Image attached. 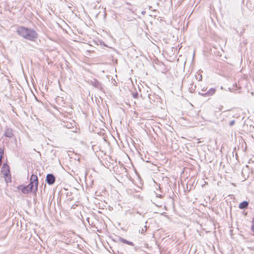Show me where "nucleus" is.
Returning <instances> with one entry per match:
<instances>
[{"label": "nucleus", "mask_w": 254, "mask_h": 254, "mask_svg": "<svg viewBox=\"0 0 254 254\" xmlns=\"http://www.w3.org/2000/svg\"><path fill=\"white\" fill-rule=\"evenodd\" d=\"M38 184V181L37 176L36 175H32L30 178V184L29 185L33 188L35 187L34 191L37 190Z\"/></svg>", "instance_id": "f03ea898"}, {"label": "nucleus", "mask_w": 254, "mask_h": 254, "mask_svg": "<svg viewBox=\"0 0 254 254\" xmlns=\"http://www.w3.org/2000/svg\"><path fill=\"white\" fill-rule=\"evenodd\" d=\"M3 153V150L1 148H0V165L1 163V158Z\"/></svg>", "instance_id": "9d476101"}, {"label": "nucleus", "mask_w": 254, "mask_h": 254, "mask_svg": "<svg viewBox=\"0 0 254 254\" xmlns=\"http://www.w3.org/2000/svg\"><path fill=\"white\" fill-rule=\"evenodd\" d=\"M252 224H253L252 226V230L253 232H254V218L253 220Z\"/></svg>", "instance_id": "ddd939ff"}, {"label": "nucleus", "mask_w": 254, "mask_h": 254, "mask_svg": "<svg viewBox=\"0 0 254 254\" xmlns=\"http://www.w3.org/2000/svg\"><path fill=\"white\" fill-rule=\"evenodd\" d=\"M122 241L124 243L127 244H128L129 245H130V246H133V245L132 242L128 241L127 240H124V239H122Z\"/></svg>", "instance_id": "1a4fd4ad"}, {"label": "nucleus", "mask_w": 254, "mask_h": 254, "mask_svg": "<svg viewBox=\"0 0 254 254\" xmlns=\"http://www.w3.org/2000/svg\"><path fill=\"white\" fill-rule=\"evenodd\" d=\"M235 123V121L234 120H233L231 121L230 122V123H229V125H230V126H233V125H234Z\"/></svg>", "instance_id": "9b49d317"}, {"label": "nucleus", "mask_w": 254, "mask_h": 254, "mask_svg": "<svg viewBox=\"0 0 254 254\" xmlns=\"http://www.w3.org/2000/svg\"><path fill=\"white\" fill-rule=\"evenodd\" d=\"M4 135L9 138L12 137V136L13 135L12 129L10 128L7 129L4 133Z\"/></svg>", "instance_id": "0eeeda50"}, {"label": "nucleus", "mask_w": 254, "mask_h": 254, "mask_svg": "<svg viewBox=\"0 0 254 254\" xmlns=\"http://www.w3.org/2000/svg\"><path fill=\"white\" fill-rule=\"evenodd\" d=\"M115 98L119 99V100H122V97L120 96H119V97H115Z\"/></svg>", "instance_id": "dca6fc26"}, {"label": "nucleus", "mask_w": 254, "mask_h": 254, "mask_svg": "<svg viewBox=\"0 0 254 254\" xmlns=\"http://www.w3.org/2000/svg\"><path fill=\"white\" fill-rule=\"evenodd\" d=\"M17 32L19 35L31 41H33L37 38V34L34 30L22 26L17 28Z\"/></svg>", "instance_id": "f257e3e1"}, {"label": "nucleus", "mask_w": 254, "mask_h": 254, "mask_svg": "<svg viewBox=\"0 0 254 254\" xmlns=\"http://www.w3.org/2000/svg\"><path fill=\"white\" fill-rule=\"evenodd\" d=\"M147 93H148V91H147L146 96L148 97V98H149V100H151V97H150L151 95Z\"/></svg>", "instance_id": "4468645a"}, {"label": "nucleus", "mask_w": 254, "mask_h": 254, "mask_svg": "<svg viewBox=\"0 0 254 254\" xmlns=\"http://www.w3.org/2000/svg\"><path fill=\"white\" fill-rule=\"evenodd\" d=\"M46 181L49 185H53L55 182V178L53 174H49L46 177Z\"/></svg>", "instance_id": "7ed1b4c3"}, {"label": "nucleus", "mask_w": 254, "mask_h": 254, "mask_svg": "<svg viewBox=\"0 0 254 254\" xmlns=\"http://www.w3.org/2000/svg\"><path fill=\"white\" fill-rule=\"evenodd\" d=\"M144 227H145V229H142L141 231V233H142V234H144L146 232V229H147L146 226H145Z\"/></svg>", "instance_id": "f8f14e48"}, {"label": "nucleus", "mask_w": 254, "mask_h": 254, "mask_svg": "<svg viewBox=\"0 0 254 254\" xmlns=\"http://www.w3.org/2000/svg\"><path fill=\"white\" fill-rule=\"evenodd\" d=\"M4 176H5V180L6 183H8V182H11V176L9 173H5Z\"/></svg>", "instance_id": "6e6552de"}, {"label": "nucleus", "mask_w": 254, "mask_h": 254, "mask_svg": "<svg viewBox=\"0 0 254 254\" xmlns=\"http://www.w3.org/2000/svg\"><path fill=\"white\" fill-rule=\"evenodd\" d=\"M121 92V90H119V91H117V92Z\"/></svg>", "instance_id": "a211bd4d"}, {"label": "nucleus", "mask_w": 254, "mask_h": 254, "mask_svg": "<svg viewBox=\"0 0 254 254\" xmlns=\"http://www.w3.org/2000/svg\"><path fill=\"white\" fill-rule=\"evenodd\" d=\"M112 137L114 138V139L115 141H116V140L115 138L113 135H112Z\"/></svg>", "instance_id": "f3484780"}, {"label": "nucleus", "mask_w": 254, "mask_h": 254, "mask_svg": "<svg viewBox=\"0 0 254 254\" xmlns=\"http://www.w3.org/2000/svg\"><path fill=\"white\" fill-rule=\"evenodd\" d=\"M216 89L214 88H211L209 89L206 92L204 93H199V94L203 96H212L215 93Z\"/></svg>", "instance_id": "20e7f679"}, {"label": "nucleus", "mask_w": 254, "mask_h": 254, "mask_svg": "<svg viewBox=\"0 0 254 254\" xmlns=\"http://www.w3.org/2000/svg\"><path fill=\"white\" fill-rule=\"evenodd\" d=\"M33 190H34V188L29 185L27 187H24L22 189V192L23 193L26 194L32 191Z\"/></svg>", "instance_id": "39448f33"}, {"label": "nucleus", "mask_w": 254, "mask_h": 254, "mask_svg": "<svg viewBox=\"0 0 254 254\" xmlns=\"http://www.w3.org/2000/svg\"><path fill=\"white\" fill-rule=\"evenodd\" d=\"M249 205V202L247 201H244L240 203L239 208L240 209H246L248 207Z\"/></svg>", "instance_id": "423d86ee"}, {"label": "nucleus", "mask_w": 254, "mask_h": 254, "mask_svg": "<svg viewBox=\"0 0 254 254\" xmlns=\"http://www.w3.org/2000/svg\"><path fill=\"white\" fill-rule=\"evenodd\" d=\"M133 97L135 98H136L138 97V93H135V94H133Z\"/></svg>", "instance_id": "2eb2a0df"}]
</instances>
